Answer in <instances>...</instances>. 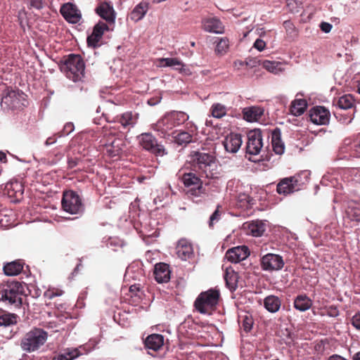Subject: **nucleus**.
Returning <instances> with one entry per match:
<instances>
[{
  "label": "nucleus",
  "instance_id": "59",
  "mask_svg": "<svg viewBox=\"0 0 360 360\" xmlns=\"http://www.w3.org/2000/svg\"><path fill=\"white\" fill-rule=\"evenodd\" d=\"M257 63L258 61L256 59H248L245 60V65L253 68L257 65Z\"/></svg>",
  "mask_w": 360,
  "mask_h": 360
},
{
  "label": "nucleus",
  "instance_id": "50",
  "mask_svg": "<svg viewBox=\"0 0 360 360\" xmlns=\"http://www.w3.org/2000/svg\"><path fill=\"white\" fill-rule=\"evenodd\" d=\"M356 173V169L354 168H345L342 169H339V174L342 176V178L344 181H349L350 179L349 176Z\"/></svg>",
  "mask_w": 360,
  "mask_h": 360
},
{
  "label": "nucleus",
  "instance_id": "13",
  "mask_svg": "<svg viewBox=\"0 0 360 360\" xmlns=\"http://www.w3.org/2000/svg\"><path fill=\"white\" fill-rule=\"evenodd\" d=\"M262 269L264 271H274L281 270L284 266L283 257L278 255L268 253L260 260Z\"/></svg>",
  "mask_w": 360,
  "mask_h": 360
},
{
  "label": "nucleus",
  "instance_id": "4",
  "mask_svg": "<svg viewBox=\"0 0 360 360\" xmlns=\"http://www.w3.org/2000/svg\"><path fill=\"white\" fill-rule=\"evenodd\" d=\"M188 172H184L181 169L179 172V179L183 182L184 186L187 188L186 193L190 196L200 197L206 193V189L203 186L202 176H200L197 172L192 171L189 168Z\"/></svg>",
  "mask_w": 360,
  "mask_h": 360
},
{
  "label": "nucleus",
  "instance_id": "45",
  "mask_svg": "<svg viewBox=\"0 0 360 360\" xmlns=\"http://www.w3.org/2000/svg\"><path fill=\"white\" fill-rule=\"evenodd\" d=\"M354 114V110H339V122L345 124H349L353 120Z\"/></svg>",
  "mask_w": 360,
  "mask_h": 360
},
{
  "label": "nucleus",
  "instance_id": "52",
  "mask_svg": "<svg viewBox=\"0 0 360 360\" xmlns=\"http://www.w3.org/2000/svg\"><path fill=\"white\" fill-rule=\"evenodd\" d=\"M253 324V321L252 318H249L248 316H245L242 322V328L245 332H250L252 329Z\"/></svg>",
  "mask_w": 360,
  "mask_h": 360
},
{
  "label": "nucleus",
  "instance_id": "43",
  "mask_svg": "<svg viewBox=\"0 0 360 360\" xmlns=\"http://www.w3.org/2000/svg\"><path fill=\"white\" fill-rule=\"evenodd\" d=\"M263 67L270 72L278 74L282 72L281 63L276 61L264 60Z\"/></svg>",
  "mask_w": 360,
  "mask_h": 360
},
{
  "label": "nucleus",
  "instance_id": "8",
  "mask_svg": "<svg viewBox=\"0 0 360 360\" xmlns=\"http://www.w3.org/2000/svg\"><path fill=\"white\" fill-rule=\"evenodd\" d=\"M61 205L65 212L71 214H82L84 210L81 197L77 192L72 190L63 192Z\"/></svg>",
  "mask_w": 360,
  "mask_h": 360
},
{
  "label": "nucleus",
  "instance_id": "6",
  "mask_svg": "<svg viewBox=\"0 0 360 360\" xmlns=\"http://www.w3.org/2000/svg\"><path fill=\"white\" fill-rule=\"evenodd\" d=\"M220 299V291L217 288H210L202 292L194 302L195 309L200 314H211L216 309Z\"/></svg>",
  "mask_w": 360,
  "mask_h": 360
},
{
  "label": "nucleus",
  "instance_id": "55",
  "mask_svg": "<svg viewBox=\"0 0 360 360\" xmlns=\"http://www.w3.org/2000/svg\"><path fill=\"white\" fill-rule=\"evenodd\" d=\"M253 47H255L256 49H257L259 51H263L266 47V43L264 41H263L261 39H257L253 45Z\"/></svg>",
  "mask_w": 360,
  "mask_h": 360
},
{
  "label": "nucleus",
  "instance_id": "42",
  "mask_svg": "<svg viewBox=\"0 0 360 360\" xmlns=\"http://www.w3.org/2000/svg\"><path fill=\"white\" fill-rule=\"evenodd\" d=\"M253 201V198L245 193H239L237 196V205L241 208H248L254 204Z\"/></svg>",
  "mask_w": 360,
  "mask_h": 360
},
{
  "label": "nucleus",
  "instance_id": "60",
  "mask_svg": "<svg viewBox=\"0 0 360 360\" xmlns=\"http://www.w3.org/2000/svg\"><path fill=\"white\" fill-rule=\"evenodd\" d=\"M283 26L286 29L287 31L293 30L294 25L290 20H285L283 22Z\"/></svg>",
  "mask_w": 360,
  "mask_h": 360
},
{
  "label": "nucleus",
  "instance_id": "15",
  "mask_svg": "<svg viewBox=\"0 0 360 360\" xmlns=\"http://www.w3.org/2000/svg\"><path fill=\"white\" fill-rule=\"evenodd\" d=\"M112 141L107 143L105 140H101L102 146L104 147L105 153L110 158H118L122 152V146L123 141L121 139H116L113 136L109 137Z\"/></svg>",
  "mask_w": 360,
  "mask_h": 360
},
{
  "label": "nucleus",
  "instance_id": "58",
  "mask_svg": "<svg viewBox=\"0 0 360 360\" xmlns=\"http://www.w3.org/2000/svg\"><path fill=\"white\" fill-rule=\"evenodd\" d=\"M327 314L330 316L335 317L338 316V309L336 307H330L327 309Z\"/></svg>",
  "mask_w": 360,
  "mask_h": 360
},
{
  "label": "nucleus",
  "instance_id": "44",
  "mask_svg": "<svg viewBox=\"0 0 360 360\" xmlns=\"http://www.w3.org/2000/svg\"><path fill=\"white\" fill-rule=\"evenodd\" d=\"M212 115L216 118H221L226 114V108L221 103H214L211 107Z\"/></svg>",
  "mask_w": 360,
  "mask_h": 360
},
{
  "label": "nucleus",
  "instance_id": "62",
  "mask_svg": "<svg viewBox=\"0 0 360 360\" xmlns=\"http://www.w3.org/2000/svg\"><path fill=\"white\" fill-rule=\"evenodd\" d=\"M79 160L78 159H72L70 158L68 160V166L70 168H73L75 166H77Z\"/></svg>",
  "mask_w": 360,
  "mask_h": 360
},
{
  "label": "nucleus",
  "instance_id": "16",
  "mask_svg": "<svg viewBox=\"0 0 360 360\" xmlns=\"http://www.w3.org/2000/svg\"><path fill=\"white\" fill-rule=\"evenodd\" d=\"M110 27L109 25L103 22L99 21L97 24L95 25L93 29V32L91 35L87 37V44L89 46L91 47H97L98 46V43L101 39L104 32L105 31H109Z\"/></svg>",
  "mask_w": 360,
  "mask_h": 360
},
{
  "label": "nucleus",
  "instance_id": "39",
  "mask_svg": "<svg viewBox=\"0 0 360 360\" xmlns=\"http://www.w3.org/2000/svg\"><path fill=\"white\" fill-rule=\"evenodd\" d=\"M81 352L77 348L64 350L63 354H60L55 356L52 360H73L81 355Z\"/></svg>",
  "mask_w": 360,
  "mask_h": 360
},
{
  "label": "nucleus",
  "instance_id": "26",
  "mask_svg": "<svg viewBox=\"0 0 360 360\" xmlns=\"http://www.w3.org/2000/svg\"><path fill=\"white\" fill-rule=\"evenodd\" d=\"M343 145L344 146L341 148L342 153L349 150L351 156L360 158V134L353 141L349 139H345Z\"/></svg>",
  "mask_w": 360,
  "mask_h": 360
},
{
  "label": "nucleus",
  "instance_id": "61",
  "mask_svg": "<svg viewBox=\"0 0 360 360\" xmlns=\"http://www.w3.org/2000/svg\"><path fill=\"white\" fill-rule=\"evenodd\" d=\"M56 137L55 136H50L49 137L46 141H45V145L46 146H50L51 144H53L54 143L56 142Z\"/></svg>",
  "mask_w": 360,
  "mask_h": 360
},
{
  "label": "nucleus",
  "instance_id": "48",
  "mask_svg": "<svg viewBox=\"0 0 360 360\" xmlns=\"http://www.w3.org/2000/svg\"><path fill=\"white\" fill-rule=\"evenodd\" d=\"M287 7L291 13H299L302 8L301 0H288Z\"/></svg>",
  "mask_w": 360,
  "mask_h": 360
},
{
  "label": "nucleus",
  "instance_id": "35",
  "mask_svg": "<svg viewBox=\"0 0 360 360\" xmlns=\"http://www.w3.org/2000/svg\"><path fill=\"white\" fill-rule=\"evenodd\" d=\"M18 316L15 314L0 310V328L9 327L18 323Z\"/></svg>",
  "mask_w": 360,
  "mask_h": 360
},
{
  "label": "nucleus",
  "instance_id": "11",
  "mask_svg": "<svg viewBox=\"0 0 360 360\" xmlns=\"http://www.w3.org/2000/svg\"><path fill=\"white\" fill-rule=\"evenodd\" d=\"M26 95L21 91L7 89L1 103L9 108L17 109L25 106Z\"/></svg>",
  "mask_w": 360,
  "mask_h": 360
},
{
  "label": "nucleus",
  "instance_id": "29",
  "mask_svg": "<svg viewBox=\"0 0 360 360\" xmlns=\"http://www.w3.org/2000/svg\"><path fill=\"white\" fill-rule=\"evenodd\" d=\"M264 114V109L258 106L245 108L243 110V117L248 122L259 120Z\"/></svg>",
  "mask_w": 360,
  "mask_h": 360
},
{
  "label": "nucleus",
  "instance_id": "53",
  "mask_svg": "<svg viewBox=\"0 0 360 360\" xmlns=\"http://www.w3.org/2000/svg\"><path fill=\"white\" fill-rule=\"evenodd\" d=\"M29 2L30 8H33L37 10H40L44 7L43 0H27Z\"/></svg>",
  "mask_w": 360,
  "mask_h": 360
},
{
  "label": "nucleus",
  "instance_id": "40",
  "mask_svg": "<svg viewBox=\"0 0 360 360\" xmlns=\"http://www.w3.org/2000/svg\"><path fill=\"white\" fill-rule=\"evenodd\" d=\"M6 189L8 191V195L10 197H17V194L20 195L23 193V186L18 181H11L6 185Z\"/></svg>",
  "mask_w": 360,
  "mask_h": 360
},
{
  "label": "nucleus",
  "instance_id": "3",
  "mask_svg": "<svg viewBox=\"0 0 360 360\" xmlns=\"http://www.w3.org/2000/svg\"><path fill=\"white\" fill-rule=\"evenodd\" d=\"M188 119V115L182 111H171L167 112L152 128L160 132L164 136L169 134V131L174 127L184 124Z\"/></svg>",
  "mask_w": 360,
  "mask_h": 360
},
{
  "label": "nucleus",
  "instance_id": "17",
  "mask_svg": "<svg viewBox=\"0 0 360 360\" xmlns=\"http://www.w3.org/2000/svg\"><path fill=\"white\" fill-rule=\"evenodd\" d=\"M250 255V251L247 246H237L228 250L226 252V258L232 263H238L245 259Z\"/></svg>",
  "mask_w": 360,
  "mask_h": 360
},
{
  "label": "nucleus",
  "instance_id": "57",
  "mask_svg": "<svg viewBox=\"0 0 360 360\" xmlns=\"http://www.w3.org/2000/svg\"><path fill=\"white\" fill-rule=\"evenodd\" d=\"M320 28L323 32L328 33L332 29V25L328 22H323L320 24Z\"/></svg>",
  "mask_w": 360,
  "mask_h": 360
},
{
  "label": "nucleus",
  "instance_id": "64",
  "mask_svg": "<svg viewBox=\"0 0 360 360\" xmlns=\"http://www.w3.org/2000/svg\"><path fill=\"white\" fill-rule=\"evenodd\" d=\"M6 161H7L6 155L3 152H0V162H6Z\"/></svg>",
  "mask_w": 360,
  "mask_h": 360
},
{
  "label": "nucleus",
  "instance_id": "14",
  "mask_svg": "<svg viewBox=\"0 0 360 360\" xmlns=\"http://www.w3.org/2000/svg\"><path fill=\"white\" fill-rule=\"evenodd\" d=\"M139 118V113L134 111H127L117 115L114 118V122L120 124L123 129L129 131L137 124Z\"/></svg>",
  "mask_w": 360,
  "mask_h": 360
},
{
  "label": "nucleus",
  "instance_id": "63",
  "mask_svg": "<svg viewBox=\"0 0 360 360\" xmlns=\"http://www.w3.org/2000/svg\"><path fill=\"white\" fill-rule=\"evenodd\" d=\"M55 157H56V159H54L51 161L52 163H53V164L56 163L57 161H58L59 160H60L62 158L63 154L60 152H57L55 154Z\"/></svg>",
  "mask_w": 360,
  "mask_h": 360
},
{
  "label": "nucleus",
  "instance_id": "20",
  "mask_svg": "<svg viewBox=\"0 0 360 360\" xmlns=\"http://www.w3.org/2000/svg\"><path fill=\"white\" fill-rule=\"evenodd\" d=\"M60 11L64 18L71 23L78 22L82 18L80 11L77 7L72 3L63 4Z\"/></svg>",
  "mask_w": 360,
  "mask_h": 360
},
{
  "label": "nucleus",
  "instance_id": "47",
  "mask_svg": "<svg viewBox=\"0 0 360 360\" xmlns=\"http://www.w3.org/2000/svg\"><path fill=\"white\" fill-rule=\"evenodd\" d=\"M345 214L347 217L352 221H360V208L356 207H349Z\"/></svg>",
  "mask_w": 360,
  "mask_h": 360
},
{
  "label": "nucleus",
  "instance_id": "49",
  "mask_svg": "<svg viewBox=\"0 0 360 360\" xmlns=\"http://www.w3.org/2000/svg\"><path fill=\"white\" fill-rule=\"evenodd\" d=\"M63 291L58 288H49L44 292V297L49 300H52L56 297L61 296L63 294Z\"/></svg>",
  "mask_w": 360,
  "mask_h": 360
},
{
  "label": "nucleus",
  "instance_id": "31",
  "mask_svg": "<svg viewBox=\"0 0 360 360\" xmlns=\"http://www.w3.org/2000/svg\"><path fill=\"white\" fill-rule=\"evenodd\" d=\"M271 144L276 154L282 155L285 150V146L281 139V130L276 128L271 132Z\"/></svg>",
  "mask_w": 360,
  "mask_h": 360
},
{
  "label": "nucleus",
  "instance_id": "38",
  "mask_svg": "<svg viewBox=\"0 0 360 360\" xmlns=\"http://www.w3.org/2000/svg\"><path fill=\"white\" fill-rule=\"evenodd\" d=\"M354 100L352 95L345 94L339 97V110H354Z\"/></svg>",
  "mask_w": 360,
  "mask_h": 360
},
{
  "label": "nucleus",
  "instance_id": "1",
  "mask_svg": "<svg viewBox=\"0 0 360 360\" xmlns=\"http://www.w3.org/2000/svg\"><path fill=\"white\" fill-rule=\"evenodd\" d=\"M189 168L200 176L207 179L217 178L219 172L215 156L210 153L193 151L188 160Z\"/></svg>",
  "mask_w": 360,
  "mask_h": 360
},
{
  "label": "nucleus",
  "instance_id": "27",
  "mask_svg": "<svg viewBox=\"0 0 360 360\" xmlns=\"http://www.w3.org/2000/svg\"><path fill=\"white\" fill-rule=\"evenodd\" d=\"M154 275L158 283H167L170 279L169 266L165 263H158L155 266Z\"/></svg>",
  "mask_w": 360,
  "mask_h": 360
},
{
  "label": "nucleus",
  "instance_id": "51",
  "mask_svg": "<svg viewBox=\"0 0 360 360\" xmlns=\"http://www.w3.org/2000/svg\"><path fill=\"white\" fill-rule=\"evenodd\" d=\"M220 206L218 205L216 210L212 213L210 217L209 226L213 227L215 222L218 221L220 219L221 213L219 212Z\"/></svg>",
  "mask_w": 360,
  "mask_h": 360
},
{
  "label": "nucleus",
  "instance_id": "54",
  "mask_svg": "<svg viewBox=\"0 0 360 360\" xmlns=\"http://www.w3.org/2000/svg\"><path fill=\"white\" fill-rule=\"evenodd\" d=\"M74 130V124L71 122H68L65 124L63 129L60 132L59 136L68 135Z\"/></svg>",
  "mask_w": 360,
  "mask_h": 360
},
{
  "label": "nucleus",
  "instance_id": "41",
  "mask_svg": "<svg viewBox=\"0 0 360 360\" xmlns=\"http://www.w3.org/2000/svg\"><path fill=\"white\" fill-rule=\"evenodd\" d=\"M248 231L253 236L259 237L265 231V225L262 221H252L248 225Z\"/></svg>",
  "mask_w": 360,
  "mask_h": 360
},
{
  "label": "nucleus",
  "instance_id": "25",
  "mask_svg": "<svg viewBox=\"0 0 360 360\" xmlns=\"http://www.w3.org/2000/svg\"><path fill=\"white\" fill-rule=\"evenodd\" d=\"M157 65L160 68L173 67L181 73L186 72L185 65L177 58H158L157 59Z\"/></svg>",
  "mask_w": 360,
  "mask_h": 360
},
{
  "label": "nucleus",
  "instance_id": "37",
  "mask_svg": "<svg viewBox=\"0 0 360 360\" xmlns=\"http://www.w3.org/2000/svg\"><path fill=\"white\" fill-rule=\"evenodd\" d=\"M238 278L239 276L238 273L235 272L234 271H226L224 279L227 287L231 291H233L237 288Z\"/></svg>",
  "mask_w": 360,
  "mask_h": 360
},
{
  "label": "nucleus",
  "instance_id": "22",
  "mask_svg": "<svg viewBox=\"0 0 360 360\" xmlns=\"http://www.w3.org/2000/svg\"><path fill=\"white\" fill-rule=\"evenodd\" d=\"M242 142L240 134H231L225 138L223 144L226 151L234 153L240 148Z\"/></svg>",
  "mask_w": 360,
  "mask_h": 360
},
{
  "label": "nucleus",
  "instance_id": "2",
  "mask_svg": "<svg viewBox=\"0 0 360 360\" xmlns=\"http://www.w3.org/2000/svg\"><path fill=\"white\" fill-rule=\"evenodd\" d=\"M24 285L19 281H8L0 284V301L16 307L21 306Z\"/></svg>",
  "mask_w": 360,
  "mask_h": 360
},
{
  "label": "nucleus",
  "instance_id": "23",
  "mask_svg": "<svg viewBox=\"0 0 360 360\" xmlns=\"http://www.w3.org/2000/svg\"><path fill=\"white\" fill-rule=\"evenodd\" d=\"M202 29L209 32L221 34L224 32V27L217 18H208L202 21Z\"/></svg>",
  "mask_w": 360,
  "mask_h": 360
},
{
  "label": "nucleus",
  "instance_id": "7",
  "mask_svg": "<svg viewBox=\"0 0 360 360\" xmlns=\"http://www.w3.org/2000/svg\"><path fill=\"white\" fill-rule=\"evenodd\" d=\"M48 333L42 328H34L26 333L20 341L22 349L31 353L38 351L46 342Z\"/></svg>",
  "mask_w": 360,
  "mask_h": 360
},
{
  "label": "nucleus",
  "instance_id": "46",
  "mask_svg": "<svg viewBox=\"0 0 360 360\" xmlns=\"http://www.w3.org/2000/svg\"><path fill=\"white\" fill-rule=\"evenodd\" d=\"M229 46V41L227 38H221L217 42L215 51L220 55L225 54Z\"/></svg>",
  "mask_w": 360,
  "mask_h": 360
},
{
  "label": "nucleus",
  "instance_id": "10",
  "mask_svg": "<svg viewBox=\"0 0 360 360\" xmlns=\"http://www.w3.org/2000/svg\"><path fill=\"white\" fill-rule=\"evenodd\" d=\"M137 139L140 146L146 150L159 156L167 154L164 146L158 143V140L151 133H143L137 136Z\"/></svg>",
  "mask_w": 360,
  "mask_h": 360
},
{
  "label": "nucleus",
  "instance_id": "30",
  "mask_svg": "<svg viewBox=\"0 0 360 360\" xmlns=\"http://www.w3.org/2000/svg\"><path fill=\"white\" fill-rule=\"evenodd\" d=\"M25 263L22 260H15L8 262L4 266V272L6 276H13L21 273Z\"/></svg>",
  "mask_w": 360,
  "mask_h": 360
},
{
  "label": "nucleus",
  "instance_id": "19",
  "mask_svg": "<svg viewBox=\"0 0 360 360\" xmlns=\"http://www.w3.org/2000/svg\"><path fill=\"white\" fill-rule=\"evenodd\" d=\"M96 12L101 18L106 21L105 23L109 25L115 24L116 13L113 6L110 3H101L96 8Z\"/></svg>",
  "mask_w": 360,
  "mask_h": 360
},
{
  "label": "nucleus",
  "instance_id": "5",
  "mask_svg": "<svg viewBox=\"0 0 360 360\" xmlns=\"http://www.w3.org/2000/svg\"><path fill=\"white\" fill-rule=\"evenodd\" d=\"M60 69L68 79L77 82L84 76L85 65L80 55L70 54L64 60Z\"/></svg>",
  "mask_w": 360,
  "mask_h": 360
},
{
  "label": "nucleus",
  "instance_id": "12",
  "mask_svg": "<svg viewBox=\"0 0 360 360\" xmlns=\"http://www.w3.org/2000/svg\"><path fill=\"white\" fill-rule=\"evenodd\" d=\"M246 153L250 155H257L263 147L262 131L259 129L250 130L248 134Z\"/></svg>",
  "mask_w": 360,
  "mask_h": 360
},
{
  "label": "nucleus",
  "instance_id": "21",
  "mask_svg": "<svg viewBox=\"0 0 360 360\" xmlns=\"http://www.w3.org/2000/svg\"><path fill=\"white\" fill-rule=\"evenodd\" d=\"M329 112L322 106L312 108L309 112L310 120L316 124H325L329 120Z\"/></svg>",
  "mask_w": 360,
  "mask_h": 360
},
{
  "label": "nucleus",
  "instance_id": "24",
  "mask_svg": "<svg viewBox=\"0 0 360 360\" xmlns=\"http://www.w3.org/2000/svg\"><path fill=\"white\" fill-rule=\"evenodd\" d=\"M164 340L162 335L153 333L147 336L144 340V346L148 349L157 352L163 347Z\"/></svg>",
  "mask_w": 360,
  "mask_h": 360
},
{
  "label": "nucleus",
  "instance_id": "9",
  "mask_svg": "<svg viewBox=\"0 0 360 360\" xmlns=\"http://www.w3.org/2000/svg\"><path fill=\"white\" fill-rule=\"evenodd\" d=\"M301 174L280 179L276 186V192L279 195H288L301 189Z\"/></svg>",
  "mask_w": 360,
  "mask_h": 360
},
{
  "label": "nucleus",
  "instance_id": "18",
  "mask_svg": "<svg viewBox=\"0 0 360 360\" xmlns=\"http://www.w3.org/2000/svg\"><path fill=\"white\" fill-rule=\"evenodd\" d=\"M176 253L182 260L191 259L194 255L192 243L186 238L180 239L176 245Z\"/></svg>",
  "mask_w": 360,
  "mask_h": 360
},
{
  "label": "nucleus",
  "instance_id": "28",
  "mask_svg": "<svg viewBox=\"0 0 360 360\" xmlns=\"http://www.w3.org/2000/svg\"><path fill=\"white\" fill-rule=\"evenodd\" d=\"M149 9V4L142 1L138 4L131 11L129 15L131 20L136 22L142 20Z\"/></svg>",
  "mask_w": 360,
  "mask_h": 360
},
{
  "label": "nucleus",
  "instance_id": "36",
  "mask_svg": "<svg viewBox=\"0 0 360 360\" xmlns=\"http://www.w3.org/2000/svg\"><path fill=\"white\" fill-rule=\"evenodd\" d=\"M307 106L305 99H295L290 105V112L295 116H300L304 113Z\"/></svg>",
  "mask_w": 360,
  "mask_h": 360
},
{
  "label": "nucleus",
  "instance_id": "32",
  "mask_svg": "<svg viewBox=\"0 0 360 360\" xmlns=\"http://www.w3.org/2000/svg\"><path fill=\"white\" fill-rule=\"evenodd\" d=\"M312 300L305 294L297 295L293 302L294 307L300 311H306L312 306Z\"/></svg>",
  "mask_w": 360,
  "mask_h": 360
},
{
  "label": "nucleus",
  "instance_id": "33",
  "mask_svg": "<svg viewBox=\"0 0 360 360\" xmlns=\"http://www.w3.org/2000/svg\"><path fill=\"white\" fill-rule=\"evenodd\" d=\"M281 304V300L278 297L273 295L266 296L264 300V308L271 313L278 311Z\"/></svg>",
  "mask_w": 360,
  "mask_h": 360
},
{
  "label": "nucleus",
  "instance_id": "56",
  "mask_svg": "<svg viewBox=\"0 0 360 360\" xmlns=\"http://www.w3.org/2000/svg\"><path fill=\"white\" fill-rule=\"evenodd\" d=\"M352 324L357 330H360V313H356L352 319Z\"/></svg>",
  "mask_w": 360,
  "mask_h": 360
},
{
  "label": "nucleus",
  "instance_id": "34",
  "mask_svg": "<svg viewBox=\"0 0 360 360\" xmlns=\"http://www.w3.org/2000/svg\"><path fill=\"white\" fill-rule=\"evenodd\" d=\"M174 142L179 146H186L193 140V134L186 131H176L172 133Z\"/></svg>",
  "mask_w": 360,
  "mask_h": 360
}]
</instances>
